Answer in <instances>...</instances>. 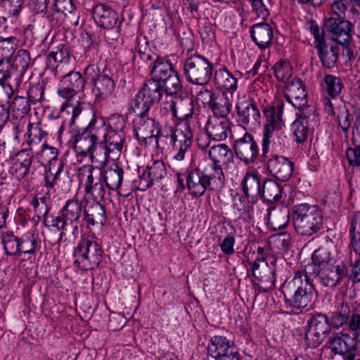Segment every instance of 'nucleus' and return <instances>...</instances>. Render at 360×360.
Returning a JSON list of instances; mask_svg holds the SVG:
<instances>
[{
	"label": "nucleus",
	"mask_w": 360,
	"mask_h": 360,
	"mask_svg": "<svg viewBox=\"0 0 360 360\" xmlns=\"http://www.w3.org/2000/svg\"><path fill=\"white\" fill-rule=\"evenodd\" d=\"M193 114V103L191 98H175V110L174 115L180 120H186Z\"/></svg>",
	"instance_id": "38"
},
{
	"label": "nucleus",
	"mask_w": 360,
	"mask_h": 360,
	"mask_svg": "<svg viewBox=\"0 0 360 360\" xmlns=\"http://www.w3.org/2000/svg\"><path fill=\"white\" fill-rule=\"evenodd\" d=\"M238 121L249 129H256L260 125L261 115L257 105L251 101H238L236 104Z\"/></svg>",
	"instance_id": "11"
},
{
	"label": "nucleus",
	"mask_w": 360,
	"mask_h": 360,
	"mask_svg": "<svg viewBox=\"0 0 360 360\" xmlns=\"http://www.w3.org/2000/svg\"><path fill=\"white\" fill-rule=\"evenodd\" d=\"M92 15L98 25L105 29L112 28L117 20L116 12L104 4L94 6Z\"/></svg>",
	"instance_id": "24"
},
{
	"label": "nucleus",
	"mask_w": 360,
	"mask_h": 360,
	"mask_svg": "<svg viewBox=\"0 0 360 360\" xmlns=\"http://www.w3.org/2000/svg\"><path fill=\"white\" fill-rule=\"evenodd\" d=\"M274 75L278 81L286 82L290 81L292 74V70L288 61L282 60L277 62L274 67Z\"/></svg>",
	"instance_id": "53"
},
{
	"label": "nucleus",
	"mask_w": 360,
	"mask_h": 360,
	"mask_svg": "<svg viewBox=\"0 0 360 360\" xmlns=\"http://www.w3.org/2000/svg\"><path fill=\"white\" fill-rule=\"evenodd\" d=\"M30 61L31 58L30 53L25 49H20L15 56L13 65L17 69H19L20 74H22L27 69Z\"/></svg>",
	"instance_id": "58"
},
{
	"label": "nucleus",
	"mask_w": 360,
	"mask_h": 360,
	"mask_svg": "<svg viewBox=\"0 0 360 360\" xmlns=\"http://www.w3.org/2000/svg\"><path fill=\"white\" fill-rule=\"evenodd\" d=\"M292 221L297 233L309 236L321 229L323 217L321 210L317 207L302 203L294 206Z\"/></svg>",
	"instance_id": "4"
},
{
	"label": "nucleus",
	"mask_w": 360,
	"mask_h": 360,
	"mask_svg": "<svg viewBox=\"0 0 360 360\" xmlns=\"http://www.w3.org/2000/svg\"><path fill=\"white\" fill-rule=\"evenodd\" d=\"M164 84L165 91L168 96L177 94L182 88L178 73L175 71L162 81Z\"/></svg>",
	"instance_id": "52"
},
{
	"label": "nucleus",
	"mask_w": 360,
	"mask_h": 360,
	"mask_svg": "<svg viewBox=\"0 0 360 360\" xmlns=\"http://www.w3.org/2000/svg\"><path fill=\"white\" fill-rule=\"evenodd\" d=\"M175 98L167 96L165 100L160 103V112L165 117H175Z\"/></svg>",
	"instance_id": "63"
},
{
	"label": "nucleus",
	"mask_w": 360,
	"mask_h": 360,
	"mask_svg": "<svg viewBox=\"0 0 360 360\" xmlns=\"http://www.w3.org/2000/svg\"><path fill=\"white\" fill-rule=\"evenodd\" d=\"M324 82L327 92L330 96L335 97L340 93L342 85L340 79L329 75L325 77Z\"/></svg>",
	"instance_id": "60"
},
{
	"label": "nucleus",
	"mask_w": 360,
	"mask_h": 360,
	"mask_svg": "<svg viewBox=\"0 0 360 360\" xmlns=\"http://www.w3.org/2000/svg\"><path fill=\"white\" fill-rule=\"evenodd\" d=\"M86 195L91 197L94 202H99L105 196V189L99 179H96L94 186H90L85 191Z\"/></svg>",
	"instance_id": "62"
},
{
	"label": "nucleus",
	"mask_w": 360,
	"mask_h": 360,
	"mask_svg": "<svg viewBox=\"0 0 360 360\" xmlns=\"http://www.w3.org/2000/svg\"><path fill=\"white\" fill-rule=\"evenodd\" d=\"M151 103L159 101L162 96L163 89L162 84L159 81L155 79H149L146 83L141 91Z\"/></svg>",
	"instance_id": "39"
},
{
	"label": "nucleus",
	"mask_w": 360,
	"mask_h": 360,
	"mask_svg": "<svg viewBox=\"0 0 360 360\" xmlns=\"http://www.w3.org/2000/svg\"><path fill=\"white\" fill-rule=\"evenodd\" d=\"M319 282L324 286L333 288L340 284L346 275L345 265L340 261L329 264L316 272Z\"/></svg>",
	"instance_id": "14"
},
{
	"label": "nucleus",
	"mask_w": 360,
	"mask_h": 360,
	"mask_svg": "<svg viewBox=\"0 0 360 360\" xmlns=\"http://www.w3.org/2000/svg\"><path fill=\"white\" fill-rule=\"evenodd\" d=\"M233 342L221 335H214L207 346L208 354L215 359H222L230 354Z\"/></svg>",
	"instance_id": "25"
},
{
	"label": "nucleus",
	"mask_w": 360,
	"mask_h": 360,
	"mask_svg": "<svg viewBox=\"0 0 360 360\" xmlns=\"http://www.w3.org/2000/svg\"><path fill=\"white\" fill-rule=\"evenodd\" d=\"M234 150L238 158L246 164L253 162L258 155L257 144L247 132L234 141Z\"/></svg>",
	"instance_id": "15"
},
{
	"label": "nucleus",
	"mask_w": 360,
	"mask_h": 360,
	"mask_svg": "<svg viewBox=\"0 0 360 360\" xmlns=\"http://www.w3.org/2000/svg\"><path fill=\"white\" fill-rule=\"evenodd\" d=\"M231 128L228 118L210 116L205 126L206 133L213 140L222 141L227 138Z\"/></svg>",
	"instance_id": "19"
},
{
	"label": "nucleus",
	"mask_w": 360,
	"mask_h": 360,
	"mask_svg": "<svg viewBox=\"0 0 360 360\" xmlns=\"http://www.w3.org/2000/svg\"><path fill=\"white\" fill-rule=\"evenodd\" d=\"M123 174L122 168L117 165L114 167L105 169L103 172V179L107 188L110 190H118L122 185Z\"/></svg>",
	"instance_id": "35"
},
{
	"label": "nucleus",
	"mask_w": 360,
	"mask_h": 360,
	"mask_svg": "<svg viewBox=\"0 0 360 360\" xmlns=\"http://www.w3.org/2000/svg\"><path fill=\"white\" fill-rule=\"evenodd\" d=\"M330 348L335 354L344 356L345 360H354L356 342L349 335L337 333L330 340Z\"/></svg>",
	"instance_id": "13"
},
{
	"label": "nucleus",
	"mask_w": 360,
	"mask_h": 360,
	"mask_svg": "<svg viewBox=\"0 0 360 360\" xmlns=\"http://www.w3.org/2000/svg\"><path fill=\"white\" fill-rule=\"evenodd\" d=\"M260 261L259 259H256L252 264V269L253 276L259 281V288L263 291L266 292L275 285L276 278L275 271L276 269L274 266L271 267L266 262L262 261V264H259Z\"/></svg>",
	"instance_id": "16"
},
{
	"label": "nucleus",
	"mask_w": 360,
	"mask_h": 360,
	"mask_svg": "<svg viewBox=\"0 0 360 360\" xmlns=\"http://www.w3.org/2000/svg\"><path fill=\"white\" fill-rule=\"evenodd\" d=\"M27 134V143L30 146V148H31V150L34 146L38 145L46 136V133L43 131L40 127L34 124H30L28 125Z\"/></svg>",
	"instance_id": "59"
},
{
	"label": "nucleus",
	"mask_w": 360,
	"mask_h": 360,
	"mask_svg": "<svg viewBox=\"0 0 360 360\" xmlns=\"http://www.w3.org/2000/svg\"><path fill=\"white\" fill-rule=\"evenodd\" d=\"M210 158L213 161V164L224 163L227 160L233 159V155L231 149L224 143H219L213 146L209 150Z\"/></svg>",
	"instance_id": "41"
},
{
	"label": "nucleus",
	"mask_w": 360,
	"mask_h": 360,
	"mask_svg": "<svg viewBox=\"0 0 360 360\" xmlns=\"http://www.w3.org/2000/svg\"><path fill=\"white\" fill-rule=\"evenodd\" d=\"M317 122V115L314 107H307L297 115L292 122V131L297 143H303L308 137L310 126Z\"/></svg>",
	"instance_id": "10"
},
{
	"label": "nucleus",
	"mask_w": 360,
	"mask_h": 360,
	"mask_svg": "<svg viewBox=\"0 0 360 360\" xmlns=\"http://www.w3.org/2000/svg\"><path fill=\"white\" fill-rule=\"evenodd\" d=\"M55 12L65 17L67 24L77 25L79 23V16L75 11V8L71 0H56Z\"/></svg>",
	"instance_id": "32"
},
{
	"label": "nucleus",
	"mask_w": 360,
	"mask_h": 360,
	"mask_svg": "<svg viewBox=\"0 0 360 360\" xmlns=\"http://www.w3.org/2000/svg\"><path fill=\"white\" fill-rule=\"evenodd\" d=\"M328 23L329 31L334 41L344 45L349 40L353 26L349 21L330 18Z\"/></svg>",
	"instance_id": "22"
},
{
	"label": "nucleus",
	"mask_w": 360,
	"mask_h": 360,
	"mask_svg": "<svg viewBox=\"0 0 360 360\" xmlns=\"http://www.w3.org/2000/svg\"><path fill=\"white\" fill-rule=\"evenodd\" d=\"M115 84L111 77L103 74L99 76L94 84L93 94L97 101L107 99L113 92Z\"/></svg>",
	"instance_id": "27"
},
{
	"label": "nucleus",
	"mask_w": 360,
	"mask_h": 360,
	"mask_svg": "<svg viewBox=\"0 0 360 360\" xmlns=\"http://www.w3.org/2000/svg\"><path fill=\"white\" fill-rule=\"evenodd\" d=\"M143 94L141 91H139L131 103L134 112L141 116L144 115L149 110L152 105Z\"/></svg>",
	"instance_id": "55"
},
{
	"label": "nucleus",
	"mask_w": 360,
	"mask_h": 360,
	"mask_svg": "<svg viewBox=\"0 0 360 360\" xmlns=\"http://www.w3.org/2000/svg\"><path fill=\"white\" fill-rule=\"evenodd\" d=\"M94 168L89 165H85L78 169L77 176L81 184L84 186V191L91 186L96 176L94 175Z\"/></svg>",
	"instance_id": "54"
},
{
	"label": "nucleus",
	"mask_w": 360,
	"mask_h": 360,
	"mask_svg": "<svg viewBox=\"0 0 360 360\" xmlns=\"http://www.w3.org/2000/svg\"><path fill=\"white\" fill-rule=\"evenodd\" d=\"M9 107L12 109L13 116L16 118L22 117L30 110L29 101L23 96L15 97Z\"/></svg>",
	"instance_id": "56"
},
{
	"label": "nucleus",
	"mask_w": 360,
	"mask_h": 360,
	"mask_svg": "<svg viewBox=\"0 0 360 360\" xmlns=\"http://www.w3.org/2000/svg\"><path fill=\"white\" fill-rule=\"evenodd\" d=\"M330 332V324L326 315L317 313L307 321L304 341L308 347L320 345Z\"/></svg>",
	"instance_id": "7"
},
{
	"label": "nucleus",
	"mask_w": 360,
	"mask_h": 360,
	"mask_svg": "<svg viewBox=\"0 0 360 360\" xmlns=\"http://www.w3.org/2000/svg\"><path fill=\"white\" fill-rule=\"evenodd\" d=\"M31 243L30 248H25L20 241L11 233H7L3 236V244L6 253L9 255H16L20 252L33 254L37 248V240L27 237Z\"/></svg>",
	"instance_id": "23"
},
{
	"label": "nucleus",
	"mask_w": 360,
	"mask_h": 360,
	"mask_svg": "<svg viewBox=\"0 0 360 360\" xmlns=\"http://www.w3.org/2000/svg\"><path fill=\"white\" fill-rule=\"evenodd\" d=\"M212 64L205 58L194 55L187 58L184 65V73L186 80L193 84H207L212 74Z\"/></svg>",
	"instance_id": "6"
},
{
	"label": "nucleus",
	"mask_w": 360,
	"mask_h": 360,
	"mask_svg": "<svg viewBox=\"0 0 360 360\" xmlns=\"http://www.w3.org/2000/svg\"><path fill=\"white\" fill-rule=\"evenodd\" d=\"M73 256L78 268L88 270L98 266L102 259V250L91 238L82 237L74 249Z\"/></svg>",
	"instance_id": "5"
},
{
	"label": "nucleus",
	"mask_w": 360,
	"mask_h": 360,
	"mask_svg": "<svg viewBox=\"0 0 360 360\" xmlns=\"http://www.w3.org/2000/svg\"><path fill=\"white\" fill-rule=\"evenodd\" d=\"M204 96L209 99V105L213 113L212 116L228 118L231 103L226 96L215 97L214 94L208 89L201 91L198 94V98Z\"/></svg>",
	"instance_id": "20"
},
{
	"label": "nucleus",
	"mask_w": 360,
	"mask_h": 360,
	"mask_svg": "<svg viewBox=\"0 0 360 360\" xmlns=\"http://www.w3.org/2000/svg\"><path fill=\"white\" fill-rule=\"evenodd\" d=\"M312 265L314 266V272H317L322 268H325L338 260L335 256L332 255L331 251L326 248L321 247L316 250L311 257Z\"/></svg>",
	"instance_id": "34"
},
{
	"label": "nucleus",
	"mask_w": 360,
	"mask_h": 360,
	"mask_svg": "<svg viewBox=\"0 0 360 360\" xmlns=\"http://www.w3.org/2000/svg\"><path fill=\"white\" fill-rule=\"evenodd\" d=\"M351 243L355 252L360 254V212L354 213L351 222Z\"/></svg>",
	"instance_id": "49"
},
{
	"label": "nucleus",
	"mask_w": 360,
	"mask_h": 360,
	"mask_svg": "<svg viewBox=\"0 0 360 360\" xmlns=\"http://www.w3.org/2000/svg\"><path fill=\"white\" fill-rule=\"evenodd\" d=\"M284 104L282 101L276 106H266L263 110L264 116L262 152L267 153L270 150L281 152L285 145L286 137L283 131L285 126L282 115Z\"/></svg>",
	"instance_id": "1"
},
{
	"label": "nucleus",
	"mask_w": 360,
	"mask_h": 360,
	"mask_svg": "<svg viewBox=\"0 0 360 360\" xmlns=\"http://www.w3.org/2000/svg\"><path fill=\"white\" fill-rule=\"evenodd\" d=\"M34 158L31 148L23 149L16 154V160L10 169L11 174L18 180L22 179L29 172Z\"/></svg>",
	"instance_id": "21"
},
{
	"label": "nucleus",
	"mask_w": 360,
	"mask_h": 360,
	"mask_svg": "<svg viewBox=\"0 0 360 360\" xmlns=\"http://www.w3.org/2000/svg\"><path fill=\"white\" fill-rule=\"evenodd\" d=\"M105 211L99 202H94L84 209V219L88 225L93 226L96 222H102Z\"/></svg>",
	"instance_id": "48"
},
{
	"label": "nucleus",
	"mask_w": 360,
	"mask_h": 360,
	"mask_svg": "<svg viewBox=\"0 0 360 360\" xmlns=\"http://www.w3.org/2000/svg\"><path fill=\"white\" fill-rule=\"evenodd\" d=\"M167 174L166 167L161 160H155L151 165H148L139 176L140 190L145 191L154 182L162 179Z\"/></svg>",
	"instance_id": "17"
},
{
	"label": "nucleus",
	"mask_w": 360,
	"mask_h": 360,
	"mask_svg": "<svg viewBox=\"0 0 360 360\" xmlns=\"http://www.w3.org/2000/svg\"><path fill=\"white\" fill-rule=\"evenodd\" d=\"M135 132L139 140L150 139L151 142L155 141L158 148H161L160 144L161 140L168 136L167 134L163 135L162 132L159 134L158 125L155 120L146 117L145 115L140 116Z\"/></svg>",
	"instance_id": "12"
},
{
	"label": "nucleus",
	"mask_w": 360,
	"mask_h": 360,
	"mask_svg": "<svg viewBox=\"0 0 360 360\" xmlns=\"http://www.w3.org/2000/svg\"><path fill=\"white\" fill-rule=\"evenodd\" d=\"M88 129L89 134L96 141H102L108 131V127L103 117H94L89 123Z\"/></svg>",
	"instance_id": "43"
},
{
	"label": "nucleus",
	"mask_w": 360,
	"mask_h": 360,
	"mask_svg": "<svg viewBox=\"0 0 360 360\" xmlns=\"http://www.w3.org/2000/svg\"><path fill=\"white\" fill-rule=\"evenodd\" d=\"M170 141L173 142L175 154L174 158L177 161H182L191 155V146L193 143V132L187 122L179 124L176 129L169 128Z\"/></svg>",
	"instance_id": "8"
},
{
	"label": "nucleus",
	"mask_w": 360,
	"mask_h": 360,
	"mask_svg": "<svg viewBox=\"0 0 360 360\" xmlns=\"http://www.w3.org/2000/svg\"><path fill=\"white\" fill-rule=\"evenodd\" d=\"M293 163L283 156L274 155L268 160L267 168L270 173L281 181L288 180L292 174Z\"/></svg>",
	"instance_id": "18"
},
{
	"label": "nucleus",
	"mask_w": 360,
	"mask_h": 360,
	"mask_svg": "<svg viewBox=\"0 0 360 360\" xmlns=\"http://www.w3.org/2000/svg\"><path fill=\"white\" fill-rule=\"evenodd\" d=\"M96 142L89 134L77 137L74 146L77 156L84 157L90 155Z\"/></svg>",
	"instance_id": "47"
},
{
	"label": "nucleus",
	"mask_w": 360,
	"mask_h": 360,
	"mask_svg": "<svg viewBox=\"0 0 360 360\" xmlns=\"http://www.w3.org/2000/svg\"><path fill=\"white\" fill-rule=\"evenodd\" d=\"M282 193V188L273 180L264 181L262 187V198L269 202L278 200Z\"/></svg>",
	"instance_id": "46"
},
{
	"label": "nucleus",
	"mask_w": 360,
	"mask_h": 360,
	"mask_svg": "<svg viewBox=\"0 0 360 360\" xmlns=\"http://www.w3.org/2000/svg\"><path fill=\"white\" fill-rule=\"evenodd\" d=\"M108 129L117 131H124L125 128V120L122 115L115 113L108 118Z\"/></svg>",
	"instance_id": "64"
},
{
	"label": "nucleus",
	"mask_w": 360,
	"mask_h": 360,
	"mask_svg": "<svg viewBox=\"0 0 360 360\" xmlns=\"http://www.w3.org/2000/svg\"><path fill=\"white\" fill-rule=\"evenodd\" d=\"M18 40L14 37H0V53L5 58L13 54L17 47Z\"/></svg>",
	"instance_id": "57"
},
{
	"label": "nucleus",
	"mask_w": 360,
	"mask_h": 360,
	"mask_svg": "<svg viewBox=\"0 0 360 360\" xmlns=\"http://www.w3.org/2000/svg\"><path fill=\"white\" fill-rule=\"evenodd\" d=\"M290 212L288 208L275 209L269 212V221L274 230L284 228L289 222Z\"/></svg>",
	"instance_id": "42"
},
{
	"label": "nucleus",
	"mask_w": 360,
	"mask_h": 360,
	"mask_svg": "<svg viewBox=\"0 0 360 360\" xmlns=\"http://www.w3.org/2000/svg\"><path fill=\"white\" fill-rule=\"evenodd\" d=\"M82 203L77 199L68 200L62 209V217L65 219L68 223H76L82 214Z\"/></svg>",
	"instance_id": "37"
},
{
	"label": "nucleus",
	"mask_w": 360,
	"mask_h": 360,
	"mask_svg": "<svg viewBox=\"0 0 360 360\" xmlns=\"http://www.w3.org/2000/svg\"><path fill=\"white\" fill-rule=\"evenodd\" d=\"M84 86V79L78 72H70L64 75L60 80L58 94L60 96L67 99L66 102L63 104L61 110L72 113V124L82 112L79 101L72 98L76 94L82 91Z\"/></svg>",
	"instance_id": "3"
},
{
	"label": "nucleus",
	"mask_w": 360,
	"mask_h": 360,
	"mask_svg": "<svg viewBox=\"0 0 360 360\" xmlns=\"http://www.w3.org/2000/svg\"><path fill=\"white\" fill-rule=\"evenodd\" d=\"M243 190L247 196L252 198L261 194L260 183L258 176L253 173H247L242 181Z\"/></svg>",
	"instance_id": "44"
},
{
	"label": "nucleus",
	"mask_w": 360,
	"mask_h": 360,
	"mask_svg": "<svg viewBox=\"0 0 360 360\" xmlns=\"http://www.w3.org/2000/svg\"><path fill=\"white\" fill-rule=\"evenodd\" d=\"M284 95L286 101L295 108L304 111L307 107V95L305 87L298 78H292L285 84Z\"/></svg>",
	"instance_id": "9"
},
{
	"label": "nucleus",
	"mask_w": 360,
	"mask_h": 360,
	"mask_svg": "<svg viewBox=\"0 0 360 360\" xmlns=\"http://www.w3.org/2000/svg\"><path fill=\"white\" fill-rule=\"evenodd\" d=\"M349 314L348 307L342 306L340 309L333 313L330 318L331 325L336 328L342 327L348 321Z\"/></svg>",
	"instance_id": "61"
},
{
	"label": "nucleus",
	"mask_w": 360,
	"mask_h": 360,
	"mask_svg": "<svg viewBox=\"0 0 360 360\" xmlns=\"http://www.w3.org/2000/svg\"><path fill=\"white\" fill-rule=\"evenodd\" d=\"M316 49L322 64L327 68H333L338 59V48L331 46L328 49L324 43L321 46H317Z\"/></svg>",
	"instance_id": "45"
},
{
	"label": "nucleus",
	"mask_w": 360,
	"mask_h": 360,
	"mask_svg": "<svg viewBox=\"0 0 360 360\" xmlns=\"http://www.w3.org/2000/svg\"><path fill=\"white\" fill-rule=\"evenodd\" d=\"M92 162L98 163V166L104 167L108 160H115L118 157L111 153V150L102 141L96 146L94 145V150L90 153Z\"/></svg>",
	"instance_id": "36"
},
{
	"label": "nucleus",
	"mask_w": 360,
	"mask_h": 360,
	"mask_svg": "<svg viewBox=\"0 0 360 360\" xmlns=\"http://www.w3.org/2000/svg\"><path fill=\"white\" fill-rule=\"evenodd\" d=\"M203 171L199 169L192 170L186 179L187 188L191 195L199 197L202 195L207 188Z\"/></svg>",
	"instance_id": "28"
},
{
	"label": "nucleus",
	"mask_w": 360,
	"mask_h": 360,
	"mask_svg": "<svg viewBox=\"0 0 360 360\" xmlns=\"http://www.w3.org/2000/svg\"><path fill=\"white\" fill-rule=\"evenodd\" d=\"M174 72L175 70H173L172 65L169 61L163 58H157L151 70L152 79H155L160 82Z\"/></svg>",
	"instance_id": "40"
},
{
	"label": "nucleus",
	"mask_w": 360,
	"mask_h": 360,
	"mask_svg": "<svg viewBox=\"0 0 360 360\" xmlns=\"http://www.w3.org/2000/svg\"><path fill=\"white\" fill-rule=\"evenodd\" d=\"M124 131L108 130L104 139L101 141L111 150V153L119 157L125 140Z\"/></svg>",
	"instance_id": "33"
},
{
	"label": "nucleus",
	"mask_w": 360,
	"mask_h": 360,
	"mask_svg": "<svg viewBox=\"0 0 360 360\" xmlns=\"http://www.w3.org/2000/svg\"><path fill=\"white\" fill-rule=\"evenodd\" d=\"M70 52L64 45L58 46L46 56L48 68L56 75L60 64H67L70 60Z\"/></svg>",
	"instance_id": "30"
},
{
	"label": "nucleus",
	"mask_w": 360,
	"mask_h": 360,
	"mask_svg": "<svg viewBox=\"0 0 360 360\" xmlns=\"http://www.w3.org/2000/svg\"><path fill=\"white\" fill-rule=\"evenodd\" d=\"M58 149L44 143L40 151L36 153V158L41 164L50 165L53 161L58 160Z\"/></svg>",
	"instance_id": "50"
},
{
	"label": "nucleus",
	"mask_w": 360,
	"mask_h": 360,
	"mask_svg": "<svg viewBox=\"0 0 360 360\" xmlns=\"http://www.w3.org/2000/svg\"><path fill=\"white\" fill-rule=\"evenodd\" d=\"M214 84L219 90L233 94L238 88L235 76L226 68H219L214 75Z\"/></svg>",
	"instance_id": "26"
},
{
	"label": "nucleus",
	"mask_w": 360,
	"mask_h": 360,
	"mask_svg": "<svg viewBox=\"0 0 360 360\" xmlns=\"http://www.w3.org/2000/svg\"><path fill=\"white\" fill-rule=\"evenodd\" d=\"M25 0H1V7L8 18H17L23 8Z\"/></svg>",
	"instance_id": "51"
},
{
	"label": "nucleus",
	"mask_w": 360,
	"mask_h": 360,
	"mask_svg": "<svg viewBox=\"0 0 360 360\" xmlns=\"http://www.w3.org/2000/svg\"><path fill=\"white\" fill-rule=\"evenodd\" d=\"M203 172L207 188L213 191H219L223 188L225 178L221 166L212 164L210 169Z\"/></svg>",
	"instance_id": "31"
},
{
	"label": "nucleus",
	"mask_w": 360,
	"mask_h": 360,
	"mask_svg": "<svg viewBox=\"0 0 360 360\" xmlns=\"http://www.w3.org/2000/svg\"><path fill=\"white\" fill-rule=\"evenodd\" d=\"M251 36L260 49L268 48L271 44L273 30L266 23H258L252 27Z\"/></svg>",
	"instance_id": "29"
},
{
	"label": "nucleus",
	"mask_w": 360,
	"mask_h": 360,
	"mask_svg": "<svg viewBox=\"0 0 360 360\" xmlns=\"http://www.w3.org/2000/svg\"><path fill=\"white\" fill-rule=\"evenodd\" d=\"M281 292L287 304L302 310L311 303L315 288L306 273L296 271L283 283Z\"/></svg>",
	"instance_id": "2"
}]
</instances>
